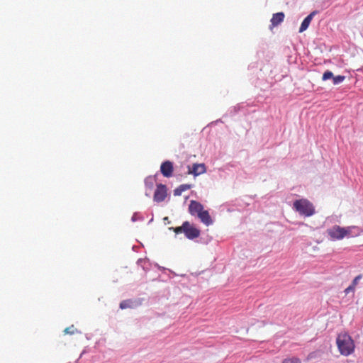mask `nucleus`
Masks as SVG:
<instances>
[{
    "label": "nucleus",
    "instance_id": "obj_1",
    "mask_svg": "<svg viewBox=\"0 0 363 363\" xmlns=\"http://www.w3.org/2000/svg\"><path fill=\"white\" fill-rule=\"evenodd\" d=\"M336 344L340 353L344 356H349L354 350V342L351 336L347 333L337 335Z\"/></svg>",
    "mask_w": 363,
    "mask_h": 363
},
{
    "label": "nucleus",
    "instance_id": "obj_2",
    "mask_svg": "<svg viewBox=\"0 0 363 363\" xmlns=\"http://www.w3.org/2000/svg\"><path fill=\"white\" fill-rule=\"evenodd\" d=\"M294 209L300 215L309 217L315 213V208L311 202L306 199L296 200L293 204Z\"/></svg>",
    "mask_w": 363,
    "mask_h": 363
},
{
    "label": "nucleus",
    "instance_id": "obj_3",
    "mask_svg": "<svg viewBox=\"0 0 363 363\" xmlns=\"http://www.w3.org/2000/svg\"><path fill=\"white\" fill-rule=\"evenodd\" d=\"M352 227L343 228L340 225H334L327 230V233L332 240H342L351 234Z\"/></svg>",
    "mask_w": 363,
    "mask_h": 363
},
{
    "label": "nucleus",
    "instance_id": "obj_4",
    "mask_svg": "<svg viewBox=\"0 0 363 363\" xmlns=\"http://www.w3.org/2000/svg\"><path fill=\"white\" fill-rule=\"evenodd\" d=\"M143 298H131L126 300H124L120 303L121 309H126V308H135L139 306H140L143 301Z\"/></svg>",
    "mask_w": 363,
    "mask_h": 363
},
{
    "label": "nucleus",
    "instance_id": "obj_5",
    "mask_svg": "<svg viewBox=\"0 0 363 363\" xmlns=\"http://www.w3.org/2000/svg\"><path fill=\"white\" fill-rule=\"evenodd\" d=\"M167 195V190L166 186L162 184H159L157 185L153 199L155 202L160 203L166 199Z\"/></svg>",
    "mask_w": 363,
    "mask_h": 363
},
{
    "label": "nucleus",
    "instance_id": "obj_6",
    "mask_svg": "<svg viewBox=\"0 0 363 363\" xmlns=\"http://www.w3.org/2000/svg\"><path fill=\"white\" fill-rule=\"evenodd\" d=\"M206 172V167L203 163H194L191 167L188 166L187 173L189 174H193L194 177L204 174Z\"/></svg>",
    "mask_w": 363,
    "mask_h": 363
},
{
    "label": "nucleus",
    "instance_id": "obj_7",
    "mask_svg": "<svg viewBox=\"0 0 363 363\" xmlns=\"http://www.w3.org/2000/svg\"><path fill=\"white\" fill-rule=\"evenodd\" d=\"M173 163L170 161H165L162 163L160 166V171L162 175L165 177H170L173 174Z\"/></svg>",
    "mask_w": 363,
    "mask_h": 363
},
{
    "label": "nucleus",
    "instance_id": "obj_8",
    "mask_svg": "<svg viewBox=\"0 0 363 363\" xmlns=\"http://www.w3.org/2000/svg\"><path fill=\"white\" fill-rule=\"evenodd\" d=\"M203 210V206L201 203L194 200L190 201L189 212L191 216H198Z\"/></svg>",
    "mask_w": 363,
    "mask_h": 363
},
{
    "label": "nucleus",
    "instance_id": "obj_9",
    "mask_svg": "<svg viewBox=\"0 0 363 363\" xmlns=\"http://www.w3.org/2000/svg\"><path fill=\"white\" fill-rule=\"evenodd\" d=\"M185 236L190 240L197 238L200 235V230L192 226L189 223L188 226L184 229Z\"/></svg>",
    "mask_w": 363,
    "mask_h": 363
},
{
    "label": "nucleus",
    "instance_id": "obj_10",
    "mask_svg": "<svg viewBox=\"0 0 363 363\" xmlns=\"http://www.w3.org/2000/svg\"><path fill=\"white\" fill-rule=\"evenodd\" d=\"M285 15L283 12H278L273 14L272 18L271 19V26L270 28L272 29L274 27L277 26L281 22L284 21Z\"/></svg>",
    "mask_w": 363,
    "mask_h": 363
},
{
    "label": "nucleus",
    "instance_id": "obj_11",
    "mask_svg": "<svg viewBox=\"0 0 363 363\" xmlns=\"http://www.w3.org/2000/svg\"><path fill=\"white\" fill-rule=\"evenodd\" d=\"M316 11L311 12L308 16H306L304 20L303 21L300 28H299V32L302 33L305 31L309 26L313 16L316 14Z\"/></svg>",
    "mask_w": 363,
    "mask_h": 363
},
{
    "label": "nucleus",
    "instance_id": "obj_12",
    "mask_svg": "<svg viewBox=\"0 0 363 363\" xmlns=\"http://www.w3.org/2000/svg\"><path fill=\"white\" fill-rule=\"evenodd\" d=\"M197 217L201 220V221L203 224H205L207 226H208L213 223V220H212L208 211L203 210L197 216Z\"/></svg>",
    "mask_w": 363,
    "mask_h": 363
},
{
    "label": "nucleus",
    "instance_id": "obj_13",
    "mask_svg": "<svg viewBox=\"0 0 363 363\" xmlns=\"http://www.w3.org/2000/svg\"><path fill=\"white\" fill-rule=\"evenodd\" d=\"M362 279V275L357 276L352 281V284L345 289V294L354 293L356 286L358 284L359 281Z\"/></svg>",
    "mask_w": 363,
    "mask_h": 363
},
{
    "label": "nucleus",
    "instance_id": "obj_14",
    "mask_svg": "<svg viewBox=\"0 0 363 363\" xmlns=\"http://www.w3.org/2000/svg\"><path fill=\"white\" fill-rule=\"evenodd\" d=\"M191 188V184H182L174 190V196H180V195H182V194L184 191H187V190L190 189Z\"/></svg>",
    "mask_w": 363,
    "mask_h": 363
},
{
    "label": "nucleus",
    "instance_id": "obj_15",
    "mask_svg": "<svg viewBox=\"0 0 363 363\" xmlns=\"http://www.w3.org/2000/svg\"><path fill=\"white\" fill-rule=\"evenodd\" d=\"M155 182V179L153 177H148L145 180V186L150 190H151L153 188Z\"/></svg>",
    "mask_w": 363,
    "mask_h": 363
},
{
    "label": "nucleus",
    "instance_id": "obj_16",
    "mask_svg": "<svg viewBox=\"0 0 363 363\" xmlns=\"http://www.w3.org/2000/svg\"><path fill=\"white\" fill-rule=\"evenodd\" d=\"M188 225H189V222L185 221L183 223L182 226L174 228L173 230L177 234H179L181 233H184V229L186 226H188Z\"/></svg>",
    "mask_w": 363,
    "mask_h": 363
},
{
    "label": "nucleus",
    "instance_id": "obj_17",
    "mask_svg": "<svg viewBox=\"0 0 363 363\" xmlns=\"http://www.w3.org/2000/svg\"><path fill=\"white\" fill-rule=\"evenodd\" d=\"M345 76H342V75H338L336 77L333 76V82L334 84H338L342 82L345 80Z\"/></svg>",
    "mask_w": 363,
    "mask_h": 363
},
{
    "label": "nucleus",
    "instance_id": "obj_18",
    "mask_svg": "<svg viewBox=\"0 0 363 363\" xmlns=\"http://www.w3.org/2000/svg\"><path fill=\"white\" fill-rule=\"evenodd\" d=\"M333 74L330 71L325 72L323 73V77H322L323 80H324V81L330 79H333Z\"/></svg>",
    "mask_w": 363,
    "mask_h": 363
},
{
    "label": "nucleus",
    "instance_id": "obj_19",
    "mask_svg": "<svg viewBox=\"0 0 363 363\" xmlns=\"http://www.w3.org/2000/svg\"><path fill=\"white\" fill-rule=\"evenodd\" d=\"M75 331L77 330L74 328V326L72 325L71 326L66 328L64 330V333L65 334L73 335L74 334Z\"/></svg>",
    "mask_w": 363,
    "mask_h": 363
},
{
    "label": "nucleus",
    "instance_id": "obj_20",
    "mask_svg": "<svg viewBox=\"0 0 363 363\" xmlns=\"http://www.w3.org/2000/svg\"><path fill=\"white\" fill-rule=\"evenodd\" d=\"M282 363H301V362L298 358L292 357V358L285 359Z\"/></svg>",
    "mask_w": 363,
    "mask_h": 363
}]
</instances>
